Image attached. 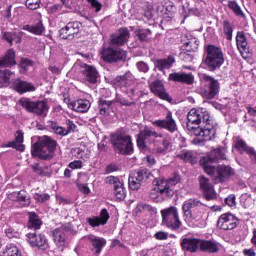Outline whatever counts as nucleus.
Wrapping results in <instances>:
<instances>
[{
	"instance_id": "f257e3e1",
	"label": "nucleus",
	"mask_w": 256,
	"mask_h": 256,
	"mask_svg": "<svg viewBox=\"0 0 256 256\" xmlns=\"http://www.w3.org/2000/svg\"><path fill=\"white\" fill-rule=\"evenodd\" d=\"M217 133V126L209 111L205 108H198V126L194 130V135L197 138L193 139L194 145H205V141H212L215 139Z\"/></svg>"
},
{
	"instance_id": "f03ea898",
	"label": "nucleus",
	"mask_w": 256,
	"mask_h": 256,
	"mask_svg": "<svg viewBox=\"0 0 256 256\" xmlns=\"http://www.w3.org/2000/svg\"><path fill=\"white\" fill-rule=\"evenodd\" d=\"M57 141L49 136H43L38 142L34 143L31 148L33 157H38L44 161H49L55 157Z\"/></svg>"
},
{
	"instance_id": "7ed1b4c3",
	"label": "nucleus",
	"mask_w": 256,
	"mask_h": 256,
	"mask_svg": "<svg viewBox=\"0 0 256 256\" xmlns=\"http://www.w3.org/2000/svg\"><path fill=\"white\" fill-rule=\"evenodd\" d=\"M225 63L223 50L215 45H208L205 48L203 64L207 67L208 71H217L221 69V65Z\"/></svg>"
},
{
	"instance_id": "20e7f679",
	"label": "nucleus",
	"mask_w": 256,
	"mask_h": 256,
	"mask_svg": "<svg viewBox=\"0 0 256 256\" xmlns=\"http://www.w3.org/2000/svg\"><path fill=\"white\" fill-rule=\"evenodd\" d=\"M226 153L227 149H225L224 147H219L210 151L208 155L204 156L200 160V164L202 165L207 175H211L212 177H215V179H217V168H215V166H213L211 163H215V161H219V159H227Z\"/></svg>"
},
{
	"instance_id": "39448f33",
	"label": "nucleus",
	"mask_w": 256,
	"mask_h": 256,
	"mask_svg": "<svg viewBox=\"0 0 256 256\" xmlns=\"http://www.w3.org/2000/svg\"><path fill=\"white\" fill-rule=\"evenodd\" d=\"M162 217V225L171 229V231H179L183 223L179 219V209L175 206L162 209L160 211Z\"/></svg>"
},
{
	"instance_id": "423d86ee",
	"label": "nucleus",
	"mask_w": 256,
	"mask_h": 256,
	"mask_svg": "<svg viewBox=\"0 0 256 256\" xmlns=\"http://www.w3.org/2000/svg\"><path fill=\"white\" fill-rule=\"evenodd\" d=\"M111 142L118 153L122 155H131L133 153V142L128 134L116 132L111 136Z\"/></svg>"
},
{
	"instance_id": "0eeeda50",
	"label": "nucleus",
	"mask_w": 256,
	"mask_h": 256,
	"mask_svg": "<svg viewBox=\"0 0 256 256\" xmlns=\"http://www.w3.org/2000/svg\"><path fill=\"white\" fill-rule=\"evenodd\" d=\"M20 105L28 113H32L38 117H47V113H49V104L44 100L33 101L29 98H24L20 100Z\"/></svg>"
},
{
	"instance_id": "6e6552de",
	"label": "nucleus",
	"mask_w": 256,
	"mask_h": 256,
	"mask_svg": "<svg viewBox=\"0 0 256 256\" xmlns=\"http://www.w3.org/2000/svg\"><path fill=\"white\" fill-rule=\"evenodd\" d=\"M203 81L205 82V88L201 90L202 97L205 99H215L219 94V89H221L219 80L204 74Z\"/></svg>"
},
{
	"instance_id": "1a4fd4ad",
	"label": "nucleus",
	"mask_w": 256,
	"mask_h": 256,
	"mask_svg": "<svg viewBox=\"0 0 256 256\" xmlns=\"http://www.w3.org/2000/svg\"><path fill=\"white\" fill-rule=\"evenodd\" d=\"M181 181L179 175H174V177L169 180L158 179L157 189L160 191V195H165V197L171 198L175 195V190H173L174 185H177Z\"/></svg>"
},
{
	"instance_id": "9d476101",
	"label": "nucleus",
	"mask_w": 256,
	"mask_h": 256,
	"mask_svg": "<svg viewBox=\"0 0 256 256\" xmlns=\"http://www.w3.org/2000/svg\"><path fill=\"white\" fill-rule=\"evenodd\" d=\"M102 59L106 63H117L127 59V52L121 48H104L101 52Z\"/></svg>"
},
{
	"instance_id": "9b49d317",
	"label": "nucleus",
	"mask_w": 256,
	"mask_h": 256,
	"mask_svg": "<svg viewBox=\"0 0 256 256\" xmlns=\"http://www.w3.org/2000/svg\"><path fill=\"white\" fill-rule=\"evenodd\" d=\"M151 137H154V139H163V134L155 131L151 126H145L143 130H140L136 140L139 149H147V142L145 141Z\"/></svg>"
},
{
	"instance_id": "f8f14e48",
	"label": "nucleus",
	"mask_w": 256,
	"mask_h": 256,
	"mask_svg": "<svg viewBox=\"0 0 256 256\" xmlns=\"http://www.w3.org/2000/svg\"><path fill=\"white\" fill-rule=\"evenodd\" d=\"M152 125H154V127H158V129H165L168 133H177V131H179L177 121L173 118V113L171 111L166 113L164 119L152 121Z\"/></svg>"
},
{
	"instance_id": "ddd939ff",
	"label": "nucleus",
	"mask_w": 256,
	"mask_h": 256,
	"mask_svg": "<svg viewBox=\"0 0 256 256\" xmlns=\"http://www.w3.org/2000/svg\"><path fill=\"white\" fill-rule=\"evenodd\" d=\"M83 24L79 21L69 22L64 28L60 29L59 36L61 39H75L81 33Z\"/></svg>"
},
{
	"instance_id": "4468645a",
	"label": "nucleus",
	"mask_w": 256,
	"mask_h": 256,
	"mask_svg": "<svg viewBox=\"0 0 256 256\" xmlns=\"http://www.w3.org/2000/svg\"><path fill=\"white\" fill-rule=\"evenodd\" d=\"M65 233H71V224H64L59 228H55L51 231L53 241L61 251H63V247H65L66 236Z\"/></svg>"
},
{
	"instance_id": "2eb2a0df",
	"label": "nucleus",
	"mask_w": 256,
	"mask_h": 256,
	"mask_svg": "<svg viewBox=\"0 0 256 256\" xmlns=\"http://www.w3.org/2000/svg\"><path fill=\"white\" fill-rule=\"evenodd\" d=\"M204 205L205 204L197 198H190L188 200H185L182 205V211L184 213L186 221H194L195 219V216L193 215V210L191 209H197L199 207H203Z\"/></svg>"
},
{
	"instance_id": "dca6fc26",
	"label": "nucleus",
	"mask_w": 256,
	"mask_h": 256,
	"mask_svg": "<svg viewBox=\"0 0 256 256\" xmlns=\"http://www.w3.org/2000/svg\"><path fill=\"white\" fill-rule=\"evenodd\" d=\"M200 189L204 195L206 201H213L217 199V192L211 183V180L205 176L199 177Z\"/></svg>"
},
{
	"instance_id": "f3484780",
	"label": "nucleus",
	"mask_w": 256,
	"mask_h": 256,
	"mask_svg": "<svg viewBox=\"0 0 256 256\" xmlns=\"http://www.w3.org/2000/svg\"><path fill=\"white\" fill-rule=\"evenodd\" d=\"M237 217L231 213L222 214L217 221L218 229L222 231H231L237 227Z\"/></svg>"
},
{
	"instance_id": "a211bd4d",
	"label": "nucleus",
	"mask_w": 256,
	"mask_h": 256,
	"mask_svg": "<svg viewBox=\"0 0 256 256\" xmlns=\"http://www.w3.org/2000/svg\"><path fill=\"white\" fill-rule=\"evenodd\" d=\"M105 183H108V185H113L116 199H119V201H123V199H125V186L117 177L108 176L105 178Z\"/></svg>"
},
{
	"instance_id": "6ab92c4d",
	"label": "nucleus",
	"mask_w": 256,
	"mask_h": 256,
	"mask_svg": "<svg viewBox=\"0 0 256 256\" xmlns=\"http://www.w3.org/2000/svg\"><path fill=\"white\" fill-rule=\"evenodd\" d=\"M156 11L160 13L162 17H168V19H173V17H175L177 7H175V3L171 2L170 0H163L157 6Z\"/></svg>"
},
{
	"instance_id": "aec40b11",
	"label": "nucleus",
	"mask_w": 256,
	"mask_h": 256,
	"mask_svg": "<svg viewBox=\"0 0 256 256\" xmlns=\"http://www.w3.org/2000/svg\"><path fill=\"white\" fill-rule=\"evenodd\" d=\"M27 241L31 247H37V249H47L49 245L47 244V238L43 234L37 233H28L27 234Z\"/></svg>"
},
{
	"instance_id": "412c9836",
	"label": "nucleus",
	"mask_w": 256,
	"mask_h": 256,
	"mask_svg": "<svg viewBox=\"0 0 256 256\" xmlns=\"http://www.w3.org/2000/svg\"><path fill=\"white\" fill-rule=\"evenodd\" d=\"M235 175V170L231 168V166L227 165H219L216 170V181L218 183H225V181H229L230 177Z\"/></svg>"
},
{
	"instance_id": "4be33fe9",
	"label": "nucleus",
	"mask_w": 256,
	"mask_h": 256,
	"mask_svg": "<svg viewBox=\"0 0 256 256\" xmlns=\"http://www.w3.org/2000/svg\"><path fill=\"white\" fill-rule=\"evenodd\" d=\"M12 89L23 95V93H29L35 91V86L27 81L21 80L20 78L12 80Z\"/></svg>"
},
{
	"instance_id": "5701e85b",
	"label": "nucleus",
	"mask_w": 256,
	"mask_h": 256,
	"mask_svg": "<svg viewBox=\"0 0 256 256\" xmlns=\"http://www.w3.org/2000/svg\"><path fill=\"white\" fill-rule=\"evenodd\" d=\"M109 218V212L104 208L101 210L100 216L89 217L86 219V221L91 227H100V225H107Z\"/></svg>"
},
{
	"instance_id": "b1692460",
	"label": "nucleus",
	"mask_w": 256,
	"mask_h": 256,
	"mask_svg": "<svg viewBox=\"0 0 256 256\" xmlns=\"http://www.w3.org/2000/svg\"><path fill=\"white\" fill-rule=\"evenodd\" d=\"M170 81H174L176 83H186V85H193L195 82V76L192 73L185 72H174L169 75Z\"/></svg>"
},
{
	"instance_id": "393cba45",
	"label": "nucleus",
	"mask_w": 256,
	"mask_h": 256,
	"mask_svg": "<svg viewBox=\"0 0 256 256\" xmlns=\"http://www.w3.org/2000/svg\"><path fill=\"white\" fill-rule=\"evenodd\" d=\"M68 107L72 109V111H76V113H87L91 108V102L87 99H78L68 102Z\"/></svg>"
},
{
	"instance_id": "a878e982",
	"label": "nucleus",
	"mask_w": 256,
	"mask_h": 256,
	"mask_svg": "<svg viewBox=\"0 0 256 256\" xmlns=\"http://www.w3.org/2000/svg\"><path fill=\"white\" fill-rule=\"evenodd\" d=\"M187 120L186 127L188 131L195 135V129L199 126V108H192L187 114ZM193 125H197V127Z\"/></svg>"
},
{
	"instance_id": "bb28decb",
	"label": "nucleus",
	"mask_w": 256,
	"mask_h": 256,
	"mask_svg": "<svg viewBox=\"0 0 256 256\" xmlns=\"http://www.w3.org/2000/svg\"><path fill=\"white\" fill-rule=\"evenodd\" d=\"M150 89L152 93H154V95H156L160 99H163L164 101H169V94L165 90V86L163 85V82H161V80H155L150 83Z\"/></svg>"
},
{
	"instance_id": "cd10ccee",
	"label": "nucleus",
	"mask_w": 256,
	"mask_h": 256,
	"mask_svg": "<svg viewBox=\"0 0 256 256\" xmlns=\"http://www.w3.org/2000/svg\"><path fill=\"white\" fill-rule=\"evenodd\" d=\"M130 35L129 29L120 28L118 33L111 35V43L112 45H125L129 41Z\"/></svg>"
},
{
	"instance_id": "c85d7f7f",
	"label": "nucleus",
	"mask_w": 256,
	"mask_h": 256,
	"mask_svg": "<svg viewBox=\"0 0 256 256\" xmlns=\"http://www.w3.org/2000/svg\"><path fill=\"white\" fill-rule=\"evenodd\" d=\"M236 45L242 57H245V55L249 53V42H247V37L245 36V32L243 31L237 32Z\"/></svg>"
},
{
	"instance_id": "c756f323",
	"label": "nucleus",
	"mask_w": 256,
	"mask_h": 256,
	"mask_svg": "<svg viewBox=\"0 0 256 256\" xmlns=\"http://www.w3.org/2000/svg\"><path fill=\"white\" fill-rule=\"evenodd\" d=\"M201 240L197 238H184L181 241V247L183 251H189L195 253L200 247Z\"/></svg>"
},
{
	"instance_id": "7c9ffc66",
	"label": "nucleus",
	"mask_w": 256,
	"mask_h": 256,
	"mask_svg": "<svg viewBox=\"0 0 256 256\" xmlns=\"http://www.w3.org/2000/svg\"><path fill=\"white\" fill-rule=\"evenodd\" d=\"M15 65H17L15 50L9 49L4 56L0 57V67H15Z\"/></svg>"
},
{
	"instance_id": "2f4dec72",
	"label": "nucleus",
	"mask_w": 256,
	"mask_h": 256,
	"mask_svg": "<svg viewBox=\"0 0 256 256\" xmlns=\"http://www.w3.org/2000/svg\"><path fill=\"white\" fill-rule=\"evenodd\" d=\"M183 43V51H187V53H195L197 49H199V40L193 36H185V39L182 38Z\"/></svg>"
},
{
	"instance_id": "473e14b6",
	"label": "nucleus",
	"mask_w": 256,
	"mask_h": 256,
	"mask_svg": "<svg viewBox=\"0 0 256 256\" xmlns=\"http://www.w3.org/2000/svg\"><path fill=\"white\" fill-rule=\"evenodd\" d=\"M114 103H115L114 100H105L103 98H100L98 101L99 113L103 117H109V115H111V111L113 109Z\"/></svg>"
},
{
	"instance_id": "72a5a7b5",
	"label": "nucleus",
	"mask_w": 256,
	"mask_h": 256,
	"mask_svg": "<svg viewBox=\"0 0 256 256\" xmlns=\"http://www.w3.org/2000/svg\"><path fill=\"white\" fill-rule=\"evenodd\" d=\"M88 241L92 243V247H94L96 255H99L101 251H103V247L107 245V240L105 238H101L98 236H95L93 234L87 236Z\"/></svg>"
},
{
	"instance_id": "f704fd0d",
	"label": "nucleus",
	"mask_w": 256,
	"mask_h": 256,
	"mask_svg": "<svg viewBox=\"0 0 256 256\" xmlns=\"http://www.w3.org/2000/svg\"><path fill=\"white\" fill-rule=\"evenodd\" d=\"M82 75L89 83H95L97 79H99V72L97 69L90 65H85L84 69L82 70Z\"/></svg>"
},
{
	"instance_id": "c9c22d12",
	"label": "nucleus",
	"mask_w": 256,
	"mask_h": 256,
	"mask_svg": "<svg viewBox=\"0 0 256 256\" xmlns=\"http://www.w3.org/2000/svg\"><path fill=\"white\" fill-rule=\"evenodd\" d=\"M8 199H10V201H18V203H22L24 207L31 205V200L27 199L25 191L12 192L8 195Z\"/></svg>"
},
{
	"instance_id": "e433bc0d",
	"label": "nucleus",
	"mask_w": 256,
	"mask_h": 256,
	"mask_svg": "<svg viewBox=\"0 0 256 256\" xmlns=\"http://www.w3.org/2000/svg\"><path fill=\"white\" fill-rule=\"evenodd\" d=\"M131 83H133V74L129 71L114 79V85L116 87H129Z\"/></svg>"
},
{
	"instance_id": "4c0bfd02",
	"label": "nucleus",
	"mask_w": 256,
	"mask_h": 256,
	"mask_svg": "<svg viewBox=\"0 0 256 256\" xmlns=\"http://www.w3.org/2000/svg\"><path fill=\"white\" fill-rule=\"evenodd\" d=\"M173 63H175V56L170 55L167 58L156 60L155 67L158 71H165V69H171Z\"/></svg>"
},
{
	"instance_id": "58836bf2",
	"label": "nucleus",
	"mask_w": 256,
	"mask_h": 256,
	"mask_svg": "<svg viewBox=\"0 0 256 256\" xmlns=\"http://www.w3.org/2000/svg\"><path fill=\"white\" fill-rule=\"evenodd\" d=\"M200 249L207 253H217L219 251V246L211 240H200Z\"/></svg>"
},
{
	"instance_id": "ea45409f",
	"label": "nucleus",
	"mask_w": 256,
	"mask_h": 256,
	"mask_svg": "<svg viewBox=\"0 0 256 256\" xmlns=\"http://www.w3.org/2000/svg\"><path fill=\"white\" fill-rule=\"evenodd\" d=\"M23 29L24 31H29V33H33L34 35H43L45 32V26H43L42 21H39L34 25H25Z\"/></svg>"
},
{
	"instance_id": "a19ab883",
	"label": "nucleus",
	"mask_w": 256,
	"mask_h": 256,
	"mask_svg": "<svg viewBox=\"0 0 256 256\" xmlns=\"http://www.w3.org/2000/svg\"><path fill=\"white\" fill-rule=\"evenodd\" d=\"M42 225H43V222L41 221L39 216L34 212H30L28 227L30 229H34V231H37L38 229H41Z\"/></svg>"
},
{
	"instance_id": "79ce46f5",
	"label": "nucleus",
	"mask_w": 256,
	"mask_h": 256,
	"mask_svg": "<svg viewBox=\"0 0 256 256\" xmlns=\"http://www.w3.org/2000/svg\"><path fill=\"white\" fill-rule=\"evenodd\" d=\"M11 75H13V72L9 69L0 70V87H8L9 81L11 79Z\"/></svg>"
},
{
	"instance_id": "37998d69",
	"label": "nucleus",
	"mask_w": 256,
	"mask_h": 256,
	"mask_svg": "<svg viewBox=\"0 0 256 256\" xmlns=\"http://www.w3.org/2000/svg\"><path fill=\"white\" fill-rule=\"evenodd\" d=\"M2 256H21V250L15 244H8L3 250Z\"/></svg>"
},
{
	"instance_id": "c03bdc74",
	"label": "nucleus",
	"mask_w": 256,
	"mask_h": 256,
	"mask_svg": "<svg viewBox=\"0 0 256 256\" xmlns=\"http://www.w3.org/2000/svg\"><path fill=\"white\" fill-rule=\"evenodd\" d=\"M135 35L140 41H149V39H151L152 32L150 29L138 28L135 31Z\"/></svg>"
},
{
	"instance_id": "a18cd8bd",
	"label": "nucleus",
	"mask_w": 256,
	"mask_h": 256,
	"mask_svg": "<svg viewBox=\"0 0 256 256\" xmlns=\"http://www.w3.org/2000/svg\"><path fill=\"white\" fill-rule=\"evenodd\" d=\"M253 147H250L247 145L246 142H244L241 138H236L235 140V149L239 151L240 153H249Z\"/></svg>"
},
{
	"instance_id": "49530a36",
	"label": "nucleus",
	"mask_w": 256,
	"mask_h": 256,
	"mask_svg": "<svg viewBox=\"0 0 256 256\" xmlns=\"http://www.w3.org/2000/svg\"><path fill=\"white\" fill-rule=\"evenodd\" d=\"M223 31L226 36V39L228 41H231L233 39V26L227 20L223 22Z\"/></svg>"
},
{
	"instance_id": "de8ad7c7",
	"label": "nucleus",
	"mask_w": 256,
	"mask_h": 256,
	"mask_svg": "<svg viewBox=\"0 0 256 256\" xmlns=\"http://www.w3.org/2000/svg\"><path fill=\"white\" fill-rule=\"evenodd\" d=\"M140 213H155V208L149 204H138L136 207V214Z\"/></svg>"
},
{
	"instance_id": "09e8293b",
	"label": "nucleus",
	"mask_w": 256,
	"mask_h": 256,
	"mask_svg": "<svg viewBox=\"0 0 256 256\" xmlns=\"http://www.w3.org/2000/svg\"><path fill=\"white\" fill-rule=\"evenodd\" d=\"M178 159H182V161H193V151L191 150H182L180 153L176 155Z\"/></svg>"
},
{
	"instance_id": "8fccbe9b",
	"label": "nucleus",
	"mask_w": 256,
	"mask_h": 256,
	"mask_svg": "<svg viewBox=\"0 0 256 256\" xmlns=\"http://www.w3.org/2000/svg\"><path fill=\"white\" fill-rule=\"evenodd\" d=\"M131 177H134L136 181L138 180L139 182L143 183L144 179H147L149 176L147 175V170H140L137 172H132L130 173Z\"/></svg>"
},
{
	"instance_id": "3c124183",
	"label": "nucleus",
	"mask_w": 256,
	"mask_h": 256,
	"mask_svg": "<svg viewBox=\"0 0 256 256\" xmlns=\"http://www.w3.org/2000/svg\"><path fill=\"white\" fill-rule=\"evenodd\" d=\"M34 200L36 203H47L49 199H51V196L47 193H35L33 195Z\"/></svg>"
},
{
	"instance_id": "603ef678",
	"label": "nucleus",
	"mask_w": 256,
	"mask_h": 256,
	"mask_svg": "<svg viewBox=\"0 0 256 256\" xmlns=\"http://www.w3.org/2000/svg\"><path fill=\"white\" fill-rule=\"evenodd\" d=\"M181 61H184V63H191L193 61V52H187L183 50L179 55Z\"/></svg>"
},
{
	"instance_id": "864d4df0",
	"label": "nucleus",
	"mask_w": 256,
	"mask_h": 256,
	"mask_svg": "<svg viewBox=\"0 0 256 256\" xmlns=\"http://www.w3.org/2000/svg\"><path fill=\"white\" fill-rule=\"evenodd\" d=\"M25 5L28 9H31V11H35V9L41 7V0H26Z\"/></svg>"
},
{
	"instance_id": "5fc2aeb1",
	"label": "nucleus",
	"mask_w": 256,
	"mask_h": 256,
	"mask_svg": "<svg viewBox=\"0 0 256 256\" xmlns=\"http://www.w3.org/2000/svg\"><path fill=\"white\" fill-rule=\"evenodd\" d=\"M141 182H139L138 180L134 179L133 176H129L128 178V185L129 187L132 189V191H137V189H139L141 187Z\"/></svg>"
},
{
	"instance_id": "6e6d98bb",
	"label": "nucleus",
	"mask_w": 256,
	"mask_h": 256,
	"mask_svg": "<svg viewBox=\"0 0 256 256\" xmlns=\"http://www.w3.org/2000/svg\"><path fill=\"white\" fill-rule=\"evenodd\" d=\"M51 129H53V131H54V133H56V135H61L62 137H65V135H68L65 128L57 125V123H52Z\"/></svg>"
},
{
	"instance_id": "4d7b16f0",
	"label": "nucleus",
	"mask_w": 256,
	"mask_h": 256,
	"mask_svg": "<svg viewBox=\"0 0 256 256\" xmlns=\"http://www.w3.org/2000/svg\"><path fill=\"white\" fill-rule=\"evenodd\" d=\"M229 7L230 9H232V11H234V13L236 15H238V17H243V10H241V7L239 6V4H237V2L232 1L229 3Z\"/></svg>"
},
{
	"instance_id": "13d9d810",
	"label": "nucleus",
	"mask_w": 256,
	"mask_h": 256,
	"mask_svg": "<svg viewBox=\"0 0 256 256\" xmlns=\"http://www.w3.org/2000/svg\"><path fill=\"white\" fill-rule=\"evenodd\" d=\"M114 103H119L120 105H124V107H131V105H135V102H129V100L117 95Z\"/></svg>"
},
{
	"instance_id": "bf43d9fd",
	"label": "nucleus",
	"mask_w": 256,
	"mask_h": 256,
	"mask_svg": "<svg viewBox=\"0 0 256 256\" xmlns=\"http://www.w3.org/2000/svg\"><path fill=\"white\" fill-rule=\"evenodd\" d=\"M136 67H137L138 71H140L141 73L149 72V64H147L146 62L139 61L136 63Z\"/></svg>"
},
{
	"instance_id": "052dcab7",
	"label": "nucleus",
	"mask_w": 256,
	"mask_h": 256,
	"mask_svg": "<svg viewBox=\"0 0 256 256\" xmlns=\"http://www.w3.org/2000/svg\"><path fill=\"white\" fill-rule=\"evenodd\" d=\"M236 199L235 194H230L225 198V203L228 205V207H235V205H237Z\"/></svg>"
},
{
	"instance_id": "680f3d73",
	"label": "nucleus",
	"mask_w": 256,
	"mask_h": 256,
	"mask_svg": "<svg viewBox=\"0 0 256 256\" xmlns=\"http://www.w3.org/2000/svg\"><path fill=\"white\" fill-rule=\"evenodd\" d=\"M5 147H12L17 151H25V145L18 144L16 141L9 142L8 144L5 145Z\"/></svg>"
},
{
	"instance_id": "e2e57ef3",
	"label": "nucleus",
	"mask_w": 256,
	"mask_h": 256,
	"mask_svg": "<svg viewBox=\"0 0 256 256\" xmlns=\"http://www.w3.org/2000/svg\"><path fill=\"white\" fill-rule=\"evenodd\" d=\"M76 128H77V126L75 125V122H73L71 120H66L65 130H66L67 135H69V133H73Z\"/></svg>"
},
{
	"instance_id": "0e129e2a",
	"label": "nucleus",
	"mask_w": 256,
	"mask_h": 256,
	"mask_svg": "<svg viewBox=\"0 0 256 256\" xmlns=\"http://www.w3.org/2000/svg\"><path fill=\"white\" fill-rule=\"evenodd\" d=\"M8 239H13L19 237V232L15 231L13 228H8L5 230Z\"/></svg>"
},
{
	"instance_id": "69168bd1",
	"label": "nucleus",
	"mask_w": 256,
	"mask_h": 256,
	"mask_svg": "<svg viewBox=\"0 0 256 256\" xmlns=\"http://www.w3.org/2000/svg\"><path fill=\"white\" fill-rule=\"evenodd\" d=\"M90 5L93 7V9H95L96 13H99V11H101V7H103V5L97 1V0H87Z\"/></svg>"
},
{
	"instance_id": "338daca9",
	"label": "nucleus",
	"mask_w": 256,
	"mask_h": 256,
	"mask_svg": "<svg viewBox=\"0 0 256 256\" xmlns=\"http://www.w3.org/2000/svg\"><path fill=\"white\" fill-rule=\"evenodd\" d=\"M63 6L61 4H54L48 8L49 13L55 14L61 12Z\"/></svg>"
},
{
	"instance_id": "774afa93",
	"label": "nucleus",
	"mask_w": 256,
	"mask_h": 256,
	"mask_svg": "<svg viewBox=\"0 0 256 256\" xmlns=\"http://www.w3.org/2000/svg\"><path fill=\"white\" fill-rule=\"evenodd\" d=\"M69 167H70V169H82L83 162L80 160H75V161L69 163Z\"/></svg>"
}]
</instances>
